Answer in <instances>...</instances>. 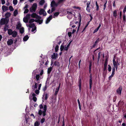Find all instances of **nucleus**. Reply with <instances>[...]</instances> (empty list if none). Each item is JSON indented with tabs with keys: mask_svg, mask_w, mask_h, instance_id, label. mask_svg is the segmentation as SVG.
I'll use <instances>...</instances> for the list:
<instances>
[{
	"mask_svg": "<svg viewBox=\"0 0 126 126\" xmlns=\"http://www.w3.org/2000/svg\"><path fill=\"white\" fill-rule=\"evenodd\" d=\"M126 11V6L123 11V12L124 14H125V13Z\"/></svg>",
	"mask_w": 126,
	"mask_h": 126,
	"instance_id": "61",
	"label": "nucleus"
},
{
	"mask_svg": "<svg viewBox=\"0 0 126 126\" xmlns=\"http://www.w3.org/2000/svg\"><path fill=\"white\" fill-rule=\"evenodd\" d=\"M65 0H58V2L56 3L54 0H52L51 2V6L52 7L57 6L59 4Z\"/></svg>",
	"mask_w": 126,
	"mask_h": 126,
	"instance_id": "3",
	"label": "nucleus"
},
{
	"mask_svg": "<svg viewBox=\"0 0 126 126\" xmlns=\"http://www.w3.org/2000/svg\"><path fill=\"white\" fill-rule=\"evenodd\" d=\"M28 26L30 28H33L32 30V32H33L35 30H36V27L35 26L34 23H32L29 24Z\"/></svg>",
	"mask_w": 126,
	"mask_h": 126,
	"instance_id": "9",
	"label": "nucleus"
},
{
	"mask_svg": "<svg viewBox=\"0 0 126 126\" xmlns=\"http://www.w3.org/2000/svg\"><path fill=\"white\" fill-rule=\"evenodd\" d=\"M45 2L44 0H41L39 2V4L41 5H43Z\"/></svg>",
	"mask_w": 126,
	"mask_h": 126,
	"instance_id": "28",
	"label": "nucleus"
},
{
	"mask_svg": "<svg viewBox=\"0 0 126 126\" xmlns=\"http://www.w3.org/2000/svg\"><path fill=\"white\" fill-rule=\"evenodd\" d=\"M2 9L3 12H5L8 10V7L5 5H3L2 7Z\"/></svg>",
	"mask_w": 126,
	"mask_h": 126,
	"instance_id": "17",
	"label": "nucleus"
},
{
	"mask_svg": "<svg viewBox=\"0 0 126 126\" xmlns=\"http://www.w3.org/2000/svg\"><path fill=\"white\" fill-rule=\"evenodd\" d=\"M59 47L58 45H57L55 47V51L56 52H57L58 49Z\"/></svg>",
	"mask_w": 126,
	"mask_h": 126,
	"instance_id": "47",
	"label": "nucleus"
},
{
	"mask_svg": "<svg viewBox=\"0 0 126 126\" xmlns=\"http://www.w3.org/2000/svg\"><path fill=\"white\" fill-rule=\"evenodd\" d=\"M70 46V44H69L67 46H65L64 50H67L68 49Z\"/></svg>",
	"mask_w": 126,
	"mask_h": 126,
	"instance_id": "29",
	"label": "nucleus"
},
{
	"mask_svg": "<svg viewBox=\"0 0 126 126\" xmlns=\"http://www.w3.org/2000/svg\"><path fill=\"white\" fill-rule=\"evenodd\" d=\"M18 14V10L17 9L15 10L14 11L13 13V16H16Z\"/></svg>",
	"mask_w": 126,
	"mask_h": 126,
	"instance_id": "24",
	"label": "nucleus"
},
{
	"mask_svg": "<svg viewBox=\"0 0 126 126\" xmlns=\"http://www.w3.org/2000/svg\"><path fill=\"white\" fill-rule=\"evenodd\" d=\"M29 38L28 35H26L23 38V40L24 41H27Z\"/></svg>",
	"mask_w": 126,
	"mask_h": 126,
	"instance_id": "26",
	"label": "nucleus"
},
{
	"mask_svg": "<svg viewBox=\"0 0 126 126\" xmlns=\"http://www.w3.org/2000/svg\"><path fill=\"white\" fill-rule=\"evenodd\" d=\"M9 21V19L7 18H2L0 20V24L1 25L7 24Z\"/></svg>",
	"mask_w": 126,
	"mask_h": 126,
	"instance_id": "5",
	"label": "nucleus"
},
{
	"mask_svg": "<svg viewBox=\"0 0 126 126\" xmlns=\"http://www.w3.org/2000/svg\"><path fill=\"white\" fill-rule=\"evenodd\" d=\"M122 90V87H120L116 90V93L117 94L120 95H121Z\"/></svg>",
	"mask_w": 126,
	"mask_h": 126,
	"instance_id": "12",
	"label": "nucleus"
},
{
	"mask_svg": "<svg viewBox=\"0 0 126 126\" xmlns=\"http://www.w3.org/2000/svg\"><path fill=\"white\" fill-rule=\"evenodd\" d=\"M67 14H68L67 18L69 19H71L73 16H74L75 15V13L73 12H67Z\"/></svg>",
	"mask_w": 126,
	"mask_h": 126,
	"instance_id": "8",
	"label": "nucleus"
},
{
	"mask_svg": "<svg viewBox=\"0 0 126 126\" xmlns=\"http://www.w3.org/2000/svg\"><path fill=\"white\" fill-rule=\"evenodd\" d=\"M78 83L79 84V90L80 92L81 91V78L80 77H79V80L78 81Z\"/></svg>",
	"mask_w": 126,
	"mask_h": 126,
	"instance_id": "11",
	"label": "nucleus"
},
{
	"mask_svg": "<svg viewBox=\"0 0 126 126\" xmlns=\"http://www.w3.org/2000/svg\"><path fill=\"white\" fill-rule=\"evenodd\" d=\"M59 13L58 12H57L56 13H55L54 14V15L55 16H57L58 15H59Z\"/></svg>",
	"mask_w": 126,
	"mask_h": 126,
	"instance_id": "49",
	"label": "nucleus"
},
{
	"mask_svg": "<svg viewBox=\"0 0 126 126\" xmlns=\"http://www.w3.org/2000/svg\"><path fill=\"white\" fill-rule=\"evenodd\" d=\"M108 70L109 72H110L111 70V67L110 64H109L108 65Z\"/></svg>",
	"mask_w": 126,
	"mask_h": 126,
	"instance_id": "38",
	"label": "nucleus"
},
{
	"mask_svg": "<svg viewBox=\"0 0 126 126\" xmlns=\"http://www.w3.org/2000/svg\"><path fill=\"white\" fill-rule=\"evenodd\" d=\"M31 14H27L26 16L23 18V20L24 22L26 23H28L29 20L31 18Z\"/></svg>",
	"mask_w": 126,
	"mask_h": 126,
	"instance_id": "7",
	"label": "nucleus"
},
{
	"mask_svg": "<svg viewBox=\"0 0 126 126\" xmlns=\"http://www.w3.org/2000/svg\"><path fill=\"white\" fill-rule=\"evenodd\" d=\"M39 122L37 121L36 122L34 123V126H39Z\"/></svg>",
	"mask_w": 126,
	"mask_h": 126,
	"instance_id": "40",
	"label": "nucleus"
},
{
	"mask_svg": "<svg viewBox=\"0 0 126 126\" xmlns=\"http://www.w3.org/2000/svg\"><path fill=\"white\" fill-rule=\"evenodd\" d=\"M11 13L10 12H7L5 14V18H8L11 16Z\"/></svg>",
	"mask_w": 126,
	"mask_h": 126,
	"instance_id": "19",
	"label": "nucleus"
},
{
	"mask_svg": "<svg viewBox=\"0 0 126 126\" xmlns=\"http://www.w3.org/2000/svg\"><path fill=\"white\" fill-rule=\"evenodd\" d=\"M38 84L36 82H35L34 85H33L32 87V89L33 90H34L37 89V87Z\"/></svg>",
	"mask_w": 126,
	"mask_h": 126,
	"instance_id": "20",
	"label": "nucleus"
},
{
	"mask_svg": "<svg viewBox=\"0 0 126 126\" xmlns=\"http://www.w3.org/2000/svg\"><path fill=\"white\" fill-rule=\"evenodd\" d=\"M90 3V1H88L87 3V6L89 7V5Z\"/></svg>",
	"mask_w": 126,
	"mask_h": 126,
	"instance_id": "52",
	"label": "nucleus"
},
{
	"mask_svg": "<svg viewBox=\"0 0 126 126\" xmlns=\"http://www.w3.org/2000/svg\"><path fill=\"white\" fill-rule=\"evenodd\" d=\"M40 109L38 111V114L40 115L43 114V116H45L46 115V112L47 110V106L46 105H44L43 107L42 104L39 105Z\"/></svg>",
	"mask_w": 126,
	"mask_h": 126,
	"instance_id": "1",
	"label": "nucleus"
},
{
	"mask_svg": "<svg viewBox=\"0 0 126 126\" xmlns=\"http://www.w3.org/2000/svg\"><path fill=\"white\" fill-rule=\"evenodd\" d=\"M107 3V0H106V2H105L104 4V8H103L104 10H105V9H106V4Z\"/></svg>",
	"mask_w": 126,
	"mask_h": 126,
	"instance_id": "41",
	"label": "nucleus"
},
{
	"mask_svg": "<svg viewBox=\"0 0 126 126\" xmlns=\"http://www.w3.org/2000/svg\"><path fill=\"white\" fill-rule=\"evenodd\" d=\"M99 38H98L96 40V41H95V42L94 43L93 45V47H95V46L99 42Z\"/></svg>",
	"mask_w": 126,
	"mask_h": 126,
	"instance_id": "22",
	"label": "nucleus"
},
{
	"mask_svg": "<svg viewBox=\"0 0 126 126\" xmlns=\"http://www.w3.org/2000/svg\"><path fill=\"white\" fill-rule=\"evenodd\" d=\"M20 30V32L21 33H23L24 32V28L22 27L19 29Z\"/></svg>",
	"mask_w": 126,
	"mask_h": 126,
	"instance_id": "27",
	"label": "nucleus"
},
{
	"mask_svg": "<svg viewBox=\"0 0 126 126\" xmlns=\"http://www.w3.org/2000/svg\"><path fill=\"white\" fill-rule=\"evenodd\" d=\"M33 99L35 102H36L37 100V98L35 97H33Z\"/></svg>",
	"mask_w": 126,
	"mask_h": 126,
	"instance_id": "54",
	"label": "nucleus"
},
{
	"mask_svg": "<svg viewBox=\"0 0 126 126\" xmlns=\"http://www.w3.org/2000/svg\"><path fill=\"white\" fill-rule=\"evenodd\" d=\"M64 48V47L63 46L61 45L60 47V50L61 51H62Z\"/></svg>",
	"mask_w": 126,
	"mask_h": 126,
	"instance_id": "48",
	"label": "nucleus"
},
{
	"mask_svg": "<svg viewBox=\"0 0 126 126\" xmlns=\"http://www.w3.org/2000/svg\"><path fill=\"white\" fill-rule=\"evenodd\" d=\"M21 25L20 23H18L17 26L16 28L18 29H20L21 28Z\"/></svg>",
	"mask_w": 126,
	"mask_h": 126,
	"instance_id": "30",
	"label": "nucleus"
},
{
	"mask_svg": "<svg viewBox=\"0 0 126 126\" xmlns=\"http://www.w3.org/2000/svg\"><path fill=\"white\" fill-rule=\"evenodd\" d=\"M73 8H75V9H79V10H80V7H76L75 6H73Z\"/></svg>",
	"mask_w": 126,
	"mask_h": 126,
	"instance_id": "50",
	"label": "nucleus"
},
{
	"mask_svg": "<svg viewBox=\"0 0 126 126\" xmlns=\"http://www.w3.org/2000/svg\"><path fill=\"white\" fill-rule=\"evenodd\" d=\"M68 36L69 37H71V35H72L71 32H68Z\"/></svg>",
	"mask_w": 126,
	"mask_h": 126,
	"instance_id": "55",
	"label": "nucleus"
},
{
	"mask_svg": "<svg viewBox=\"0 0 126 126\" xmlns=\"http://www.w3.org/2000/svg\"><path fill=\"white\" fill-rule=\"evenodd\" d=\"M29 11V10L28 9H25V10L24 12V13H27Z\"/></svg>",
	"mask_w": 126,
	"mask_h": 126,
	"instance_id": "51",
	"label": "nucleus"
},
{
	"mask_svg": "<svg viewBox=\"0 0 126 126\" xmlns=\"http://www.w3.org/2000/svg\"><path fill=\"white\" fill-rule=\"evenodd\" d=\"M31 17L32 18H36V19L35 20V21L36 22H38L39 24H41L43 22V19L41 18V17L35 13H33L31 15Z\"/></svg>",
	"mask_w": 126,
	"mask_h": 126,
	"instance_id": "2",
	"label": "nucleus"
},
{
	"mask_svg": "<svg viewBox=\"0 0 126 126\" xmlns=\"http://www.w3.org/2000/svg\"><path fill=\"white\" fill-rule=\"evenodd\" d=\"M123 102L121 101H120L118 103V105L119 106H120L121 105H122L123 104Z\"/></svg>",
	"mask_w": 126,
	"mask_h": 126,
	"instance_id": "37",
	"label": "nucleus"
},
{
	"mask_svg": "<svg viewBox=\"0 0 126 126\" xmlns=\"http://www.w3.org/2000/svg\"><path fill=\"white\" fill-rule=\"evenodd\" d=\"M117 11L116 10H115L113 12V16L115 17H116L117 16Z\"/></svg>",
	"mask_w": 126,
	"mask_h": 126,
	"instance_id": "31",
	"label": "nucleus"
},
{
	"mask_svg": "<svg viewBox=\"0 0 126 126\" xmlns=\"http://www.w3.org/2000/svg\"><path fill=\"white\" fill-rule=\"evenodd\" d=\"M57 53H54L52 55L51 58L52 59H55L57 58Z\"/></svg>",
	"mask_w": 126,
	"mask_h": 126,
	"instance_id": "21",
	"label": "nucleus"
},
{
	"mask_svg": "<svg viewBox=\"0 0 126 126\" xmlns=\"http://www.w3.org/2000/svg\"><path fill=\"white\" fill-rule=\"evenodd\" d=\"M52 18V16H50L47 19L46 21V24H48Z\"/></svg>",
	"mask_w": 126,
	"mask_h": 126,
	"instance_id": "15",
	"label": "nucleus"
},
{
	"mask_svg": "<svg viewBox=\"0 0 126 126\" xmlns=\"http://www.w3.org/2000/svg\"><path fill=\"white\" fill-rule=\"evenodd\" d=\"M47 94H44L43 95L42 98L43 99V101L44 100H47Z\"/></svg>",
	"mask_w": 126,
	"mask_h": 126,
	"instance_id": "16",
	"label": "nucleus"
},
{
	"mask_svg": "<svg viewBox=\"0 0 126 126\" xmlns=\"http://www.w3.org/2000/svg\"><path fill=\"white\" fill-rule=\"evenodd\" d=\"M115 68L114 67L112 68V72H115Z\"/></svg>",
	"mask_w": 126,
	"mask_h": 126,
	"instance_id": "63",
	"label": "nucleus"
},
{
	"mask_svg": "<svg viewBox=\"0 0 126 126\" xmlns=\"http://www.w3.org/2000/svg\"><path fill=\"white\" fill-rule=\"evenodd\" d=\"M89 7L87 6L86 10L88 12H89L90 11V10L89 8Z\"/></svg>",
	"mask_w": 126,
	"mask_h": 126,
	"instance_id": "59",
	"label": "nucleus"
},
{
	"mask_svg": "<svg viewBox=\"0 0 126 126\" xmlns=\"http://www.w3.org/2000/svg\"><path fill=\"white\" fill-rule=\"evenodd\" d=\"M17 2V0H13V3L14 5H16Z\"/></svg>",
	"mask_w": 126,
	"mask_h": 126,
	"instance_id": "36",
	"label": "nucleus"
},
{
	"mask_svg": "<svg viewBox=\"0 0 126 126\" xmlns=\"http://www.w3.org/2000/svg\"><path fill=\"white\" fill-rule=\"evenodd\" d=\"M75 24H78V30H77V31H78L79 29V28L80 25V24L78 22H76Z\"/></svg>",
	"mask_w": 126,
	"mask_h": 126,
	"instance_id": "46",
	"label": "nucleus"
},
{
	"mask_svg": "<svg viewBox=\"0 0 126 126\" xmlns=\"http://www.w3.org/2000/svg\"><path fill=\"white\" fill-rule=\"evenodd\" d=\"M2 4V5L4 4L5 3V1L4 0H1Z\"/></svg>",
	"mask_w": 126,
	"mask_h": 126,
	"instance_id": "56",
	"label": "nucleus"
},
{
	"mask_svg": "<svg viewBox=\"0 0 126 126\" xmlns=\"http://www.w3.org/2000/svg\"><path fill=\"white\" fill-rule=\"evenodd\" d=\"M39 13L40 15H43L44 16H46V13L44 10L43 9H41L39 12Z\"/></svg>",
	"mask_w": 126,
	"mask_h": 126,
	"instance_id": "10",
	"label": "nucleus"
},
{
	"mask_svg": "<svg viewBox=\"0 0 126 126\" xmlns=\"http://www.w3.org/2000/svg\"><path fill=\"white\" fill-rule=\"evenodd\" d=\"M60 87V84L59 85L58 87L56 88L55 91V93H54V94L55 95H57V94L59 89Z\"/></svg>",
	"mask_w": 126,
	"mask_h": 126,
	"instance_id": "23",
	"label": "nucleus"
},
{
	"mask_svg": "<svg viewBox=\"0 0 126 126\" xmlns=\"http://www.w3.org/2000/svg\"><path fill=\"white\" fill-rule=\"evenodd\" d=\"M52 70V68L50 67L48 69L47 72L48 74H49Z\"/></svg>",
	"mask_w": 126,
	"mask_h": 126,
	"instance_id": "35",
	"label": "nucleus"
},
{
	"mask_svg": "<svg viewBox=\"0 0 126 126\" xmlns=\"http://www.w3.org/2000/svg\"><path fill=\"white\" fill-rule=\"evenodd\" d=\"M74 21H71V22H70V25L71 26V25H72L73 24H74Z\"/></svg>",
	"mask_w": 126,
	"mask_h": 126,
	"instance_id": "57",
	"label": "nucleus"
},
{
	"mask_svg": "<svg viewBox=\"0 0 126 126\" xmlns=\"http://www.w3.org/2000/svg\"><path fill=\"white\" fill-rule=\"evenodd\" d=\"M100 55H101V52H99L98 53V61L99 60V59L100 58Z\"/></svg>",
	"mask_w": 126,
	"mask_h": 126,
	"instance_id": "44",
	"label": "nucleus"
},
{
	"mask_svg": "<svg viewBox=\"0 0 126 126\" xmlns=\"http://www.w3.org/2000/svg\"><path fill=\"white\" fill-rule=\"evenodd\" d=\"M28 6L27 4H26L23 8L24 9H27L28 7Z\"/></svg>",
	"mask_w": 126,
	"mask_h": 126,
	"instance_id": "58",
	"label": "nucleus"
},
{
	"mask_svg": "<svg viewBox=\"0 0 126 126\" xmlns=\"http://www.w3.org/2000/svg\"><path fill=\"white\" fill-rule=\"evenodd\" d=\"M55 10V9L54 8H52L51 9V12H53Z\"/></svg>",
	"mask_w": 126,
	"mask_h": 126,
	"instance_id": "62",
	"label": "nucleus"
},
{
	"mask_svg": "<svg viewBox=\"0 0 126 126\" xmlns=\"http://www.w3.org/2000/svg\"><path fill=\"white\" fill-rule=\"evenodd\" d=\"M107 67V66L104 65V67L103 69V71H105L106 70Z\"/></svg>",
	"mask_w": 126,
	"mask_h": 126,
	"instance_id": "60",
	"label": "nucleus"
},
{
	"mask_svg": "<svg viewBox=\"0 0 126 126\" xmlns=\"http://www.w3.org/2000/svg\"><path fill=\"white\" fill-rule=\"evenodd\" d=\"M41 84H39V85H38V89L36 90H35V93L37 94H39V90H40V88L41 87Z\"/></svg>",
	"mask_w": 126,
	"mask_h": 126,
	"instance_id": "14",
	"label": "nucleus"
},
{
	"mask_svg": "<svg viewBox=\"0 0 126 126\" xmlns=\"http://www.w3.org/2000/svg\"><path fill=\"white\" fill-rule=\"evenodd\" d=\"M108 62V59L107 58L105 60V62L104 64V65L107 66Z\"/></svg>",
	"mask_w": 126,
	"mask_h": 126,
	"instance_id": "42",
	"label": "nucleus"
},
{
	"mask_svg": "<svg viewBox=\"0 0 126 126\" xmlns=\"http://www.w3.org/2000/svg\"><path fill=\"white\" fill-rule=\"evenodd\" d=\"M92 84V79H90L89 80L90 88L91 89Z\"/></svg>",
	"mask_w": 126,
	"mask_h": 126,
	"instance_id": "25",
	"label": "nucleus"
},
{
	"mask_svg": "<svg viewBox=\"0 0 126 126\" xmlns=\"http://www.w3.org/2000/svg\"><path fill=\"white\" fill-rule=\"evenodd\" d=\"M45 119L44 118H43L41 119L40 122L41 124H43L45 121Z\"/></svg>",
	"mask_w": 126,
	"mask_h": 126,
	"instance_id": "39",
	"label": "nucleus"
},
{
	"mask_svg": "<svg viewBox=\"0 0 126 126\" xmlns=\"http://www.w3.org/2000/svg\"><path fill=\"white\" fill-rule=\"evenodd\" d=\"M34 21H35V20L33 19H30L29 21V23H31L33 22Z\"/></svg>",
	"mask_w": 126,
	"mask_h": 126,
	"instance_id": "32",
	"label": "nucleus"
},
{
	"mask_svg": "<svg viewBox=\"0 0 126 126\" xmlns=\"http://www.w3.org/2000/svg\"><path fill=\"white\" fill-rule=\"evenodd\" d=\"M99 29L98 28H97L96 29L94 30L93 32V33H95L99 30Z\"/></svg>",
	"mask_w": 126,
	"mask_h": 126,
	"instance_id": "53",
	"label": "nucleus"
},
{
	"mask_svg": "<svg viewBox=\"0 0 126 126\" xmlns=\"http://www.w3.org/2000/svg\"><path fill=\"white\" fill-rule=\"evenodd\" d=\"M8 33L9 35H11L13 37H16L17 34V32L15 31H13L11 29H9L8 30Z\"/></svg>",
	"mask_w": 126,
	"mask_h": 126,
	"instance_id": "4",
	"label": "nucleus"
},
{
	"mask_svg": "<svg viewBox=\"0 0 126 126\" xmlns=\"http://www.w3.org/2000/svg\"><path fill=\"white\" fill-rule=\"evenodd\" d=\"M9 9L11 11H13L14 9L12 6H10L9 7Z\"/></svg>",
	"mask_w": 126,
	"mask_h": 126,
	"instance_id": "34",
	"label": "nucleus"
},
{
	"mask_svg": "<svg viewBox=\"0 0 126 126\" xmlns=\"http://www.w3.org/2000/svg\"><path fill=\"white\" fill-rule=\"evenodd\" d=\"M13 41L12 39H10L8 40L7 42V44L8 45H10L13 43Z\"/></svg>",
	"mask_w": 126,
	"mask_h": 126,
	"instance_id": "18",
	"label": "nucleus"
},
{
	"mask_svg": "<svg viewBox=\"0 0 126 126\" xmlns=\"http://www.w3.org/2000/svg\"><path fill=\"white\" fill-rule=\"evenodd\" d=\"M40 77V75L39 74L37 75L35 77V78L37 80H38L39 79Z\"/></svg>",
	"mask_w": 126,
	"mask_h": 126,
	"instance_id": "33",
	"label": "nucleus"
},
{
	"mask_svg": "<svg viewBox=\"0 0 126 126\" xmlns=\"http://www.w3.org/2000/svg\"><path fill=\"white\" fill-rule=\"evenodd\" d=\"M37 7V4L36 3H34L33 4L32 7L30 8V10L32 12H34Z\"/></svg>",
	"mask_w": 126,
	"mask_h": 126,
	"instance_id": "6",
	"label": "nucleus"
},
{
	"mask_svg": "<svg viewBox=\"0 0 126 126\" xmlns=\"http://www.w3.org/2000/svg\"><path fill=\"white\" fill-rule=\"evenodd\" d=\"M123 20L124 21H126V16L125 14H124L123 16Z\"/></svg>",
	"mask_w": 126,
	"mask_h": 126,
	"instance_id": "43",
	"label": "nucleus"
},
{
	"mask_svg": "<svg viewBox=\"0 0 126 126\" xmlns=\"http://www.w3.org/2000/svg\"><path fill=\"white\" fill-rule=\"evenodd\" d=\"M32 95L33 97H35V94L34 93H33L32 94Z\"/></svg>",
	"mask_w": 126,
	"mask_h": 126,
	"instance_id": "64",
	"label": "nucleus"
},
{
	"mask_svg": "<svg viewBox=\"0 0 126 126\" xmlns=\"http://www.w3.org/2000/svg\"><path fill=\"white\" fill-rule=\"evenodd\" d=\"M115 57H114L113 60V65L114 67L116 66H118V65H119V64L118 63V62L117 61V62H116L115 61Z\"/></svg>",
	"mask_w": 126,
	"mask_h": 126,
	"instance_id": "13",
	"label": "nucleus"
},
{
	"mask_svg": "<svg viewBox=\"0 0 126 126\" xmlns=\"http://www.w3.org/2000/svg\"><path fill=\"white\" fill-rule=\"evenodd\" d=\"M96 5V10H98L99 9V6L97 4V2L96 1L95 2Z\"/></svg>",
	"mask_w": 126,
	"mask_h": 126,
	"instance_id": "45",
	"label": "nucleus"
}]
</instances>
